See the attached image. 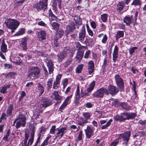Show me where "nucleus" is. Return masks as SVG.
Returning a JSON list of instances; mask_svg holds the SVG:
<instances>
[{
  "instance_id": "nucleus-43",
  "label": "nucleus",
  "mask_w": 146,
  "mask_h": 146,
  "mask_svg": "<svg viewBox=\"0 0 146 146\" xmlns=\"http://www.w3.org/2000/svg\"><path fill=\"white\" fill-rule=\"evenodd\" d=\"M68 80L67 78H65L62 80V84L63 86V88L64 89L68 84Z\"/></svg>"
},
{
  "instance_id": "nucleus-16",
  "label": "nucleus",
  "mask_w": 146,
  "mask_h": 146,
  "mask_svg": "<svg viewBox=\"0 0 146 146\" xmlns=\"http://www.w3.org/2000/svg\"><path fill=\"white\" fill-rule=\"evenodd\" d=\"M75 29L74 23L73 22H70L66 26V32L67 33L72 32Z\"/></svg>"
},
{
  "instance_id": "nucleus-15",
  "label": "nucleus",
  "mask_w": 146,
  "mask_h": 146,
  "mask_svg": "<svg viewBox=\"0 0 146 146\" xmlns=\"http://www.w3.org/2000/svg\"><path fill=\"white\" fill-rule=\"evenodd\" d=\"M119 48L116 45L115 46L114 48L112 53L113 60L114 62H115L118 55Z\"/></svg>"
},
{
  "instance_id": "nucleus-5",
  "label": "nucleus",
  "mask_w": 146,
  "mask_h": 146,
  "mask_svg": "<svg viewBox=\"0 0 146 146\" xmlns=\"http://www.w3.org/2000/svg\"><path fill=\"white\" fill-rule=\"evenodd\" d=\"M40 73L39 68L36 67H32L29 69V77L32 79L37 78Z\"/></svg>"
},
{
  "instance_id": "nucleus-18",
  "label": "nucleus",
  "mask_w": 146,
  "mask_h": 146,
  "mask_svg": "<svg viewBox=\"0 0 146 146\" xmlns=\"http://www.w3.org/2000/svg\"><path fill=\"white\" fill-rule=\"evenodd\" d=\"M27 40L25 38H22L19 45L20 48L22 50H25L27 49Z\"/></svg>"
},
{
  "instance_id": "nucleus-1",
  "label": "nucleus",
  "mask_w": 146,
  "mask_h": 146,
  "mask_svg": "<svg viewBox=\"0 0 146 146\" xmlns=\"http://www.w3.org/2000/svg\"><path fill=\"white\" fill-rule=\"evenodd\" d=\"M136 114L132 112H125L121 113L120 115H116L114 117V120L120 122H124L126 120L133 119L135 118Z\"/></svg>"
},
{
  "instance_id": "nucleus-24",
  "label": "nucleus",
  "mask_w": 146,
  "mask_h": 146,
  "mask_svg": "<svg viewBox=\"0 0 146 146\" xmlns=\"http://www.w3.org/2000/svg\"><path fill=\"white\" fill-rule=\"evenodd\" d=\"M37 34L38 37L41 38L42 40H44L45 39L46 33L45 31H41L38 32Z\"/></svg>"
},
{
  "instance_id": "nucleus-27",
  "label": "nucleus",
  "mask_w": 146,
  "mask_h": 146,
  "mask_svg": "<svg viewBox=\"0 0 146 146\" xmlns=\"http://www.w3.org/2000/svg\"><path fill=\"white\" fill-rule=\"evenodd\" d=\"M67 54L66 53L61 52L58 55V60L59 62L61 61L62 59L65 57Z\"/></svg>"
},
{
  "instance_id": "nucleus-62",
  "label": "nucleus",
  "mask_w": 146,
  "mask_h": 146,
  "mask_svg": "<svg viewBox=\"0 0 146 146\" xmlns=\"http://www.w3.org/2000/svg\"><path fill=\"white\" fill-rule=\"evenodd\" d=\"M47 66L48 67H53V65L52 62L51 60H49L48 62H47Z\"/></svg>"
},
{
  "instance_id": "nucleus-26",
  "label": "nucleus",
  "mask_w": 146,
  "mask_h": 146,
  "mask_svg": "<svg viewBox=\"0 0 146 146\" xmlns=\"http://www.w3.org/2000/svg\"><path fill=\"white\" fill-rule=\"evenodd\" d=\"M95 84V82L93 81L89 85L87 89V91L91 92L93 90Z\"/></svg>"
},
{
  "instance_id": "nucleus-29",
  "label": "nucleus",
  "mask_w": 146,
  "mask_h": 146,
  "mask_svg": "<svg viewBox=\"0 0 146 146\" xmlns=\"http://www.w3.org/2000/svg\"><path fill=\"white\" fill-rule=\"evenodd\" d=\"M83 52L82 51H78L77 52L76 58L79 60V62L82 60L83 56Z\"/></svg>"
},
{
  "instance_id": "nucleus-53",
  "label": "nucleus",
  "mask_w": 146,
  "mask_h": 146,
  "mask_svg": "<svg viewBox=\"0 0 146 146\" xmlns=\"http://www.w3.org/2000/svg\"><path fill=\"white\" fill-rule=\"evenodd\" d=\"M72 95L68 96L66 98L64 103L67 105L70 99L72 98Z\"/></svg>"
},
{
  "instance_id": "nucleus-28",
  "label": "nucleus",
  "mask_w": 146,
  "mask_h": 146,
  "mask_svg": "<svg viewBox=\"0 0 146 146\" xmlns=\"http://www.w3.org/2000/svg\"><path fill=\"white\" fill-rule=\"evenodd\" d=\"M1 50L2 52L5 53L7 50V46L5 43L4 39L2 40V43L1 46Z\"/></svg>"
},
{
  "instance_id": "nucleus-60",
  "label": "nucleus",
  "mask_w": 146,
  "mask_h": 146,
  "mask_svg": "<svg viewBox=\"0 0 146 146\" xmlns=\"http://www.w3.org/2000/svg\"><path fill=\"white\" fill-rule=\"evenodd\" d=\"M108 39L107 36L106 35H104L103 36V38L102 39V42L103 43H105Z\"/></svg>"
},
{
  "instance_id": "nucleus-47",
  "label": "nucleus",
  "mask_w": 146,
  "mask_h": 146,
  "mask_svg": "<svg viewBox=\"0 0 146 146\" xmlns=\"http://www.w3.org/2000/svg\"><path fill=\"white\" fill-rule=\"evenodd\" d=\"M44 133V131H43L42 130H41L38 134V137L37 138V140L40 141V137H42V136H43V134Z\"/></svg>"
},
{
  "instance_id": "nucleus-25",
  "label": "nucleus",
  "mask_w": 146,
  "mask_h": 146,
  "mask_svg": "<svg viewBox=\"0 0 146 146\" xmlns=\"http://www.w3.org/2000/svg\"><path fill=\"white\" fill-rule=\"evenodd\" d=\"M38 90L40 96L44 92V89L43 86L40 83L37 84Z\"/></svg>"
},
{
  "instance_id": "nucleus-9",
  "label": "nucleus",
  "mask_w": 146,
  "mask_h": 146,
  "mask_svg": "<svg viewBox=\"0 0 146 146\" xmlns=\"http://www.w3.org/2000/svg\"><path fill=\"white\" fill-rule=\"evenodd\" d=\"M51 104L50 101L45 98L42 99L38 104V106L40 108H46Z\"/></svg>"
},
{
  "instance_id": "nucleus-12",
  "label": "nucleus",
  "mask_w": 146,
  "mask_h": 146,
  "mask_svg": "<svg viewBox=\"0 0 146 146\" xmlns=\"http://www.w3.org/2000/svg\"><path fill=\"white\" fill-rule=\"evenodd\" d=\"M84 131L86 133V137L89 139L93 135L94 128L89 126H88L86 129L84 130Z\"/></svg>"
},
{
  "instance_id": "nucleus-19",
  "label": "nucleus",
  "mask_w": 146,
  "mask_h": 146,
  "mask_svg": "<svg viewBox=\"0 0 146 146\" xmlns=\"http://www.w3.org/2000/svg\"><path fill=\"white\" fill-rule=\"evenodd\" d=\"M80 90L78 86H77L76 90V93L75 94V103L76 104H78L79 102L80 98Z\"/></svg>"
},
{
  "instance_id": "nucleus-10",
  "label": "nucleus",
  "mask_w": 146,
  "mask_h": 146,
  "mask_svg": "<svg viewBox=\"0 0 146 146\" xmlns=\"http://www.w3.org/2000/svg\"><path fill=\"white\" fill-rule=\"evenodd\" d=\"M85 29L84 26H83L79 34L78 40L81 42H83L85 37Z\"/></svg>"
},
{
  "instance_id": "nucleus-37",
  "label": "nucleus",
  "mask_w": 146,
  "mask_h": 146,
  "mask_svg": "<svg viewBox=\"0 0 146 146\" xmlns=\"http://www.w3.org/2000/svg\"><path fill=\"white\" fill-rule=\"evenodd\" d=\"M108 15L107 14H105L101 15V18L103 22H106L108 18Z\"/></svg>"
},
{
  "instance_id": "nucleus-21",
  "label": "nucleus",
  "mask_w": 146,
  "mask_h": 146,
  "mask_svg": "<svg viewBox=\"0 0 146 146\" xmlns=\"http://www.w3.org/2000/svg\"><path fill=\"white\" fill-rule=\"evenodd\" d=\"M94 64L92 61H90L88 63V71L89 74H91L94 71Z\"/></svg>"
},
{
  "instance_id": "nucleus-20",
  "label": "nucleus",
  "mask_w": 146,
  "mask_h": 146,
  "mask_svg": "<svg viewBox=\"0 0 146 146\" xmlns=\"http://www.w3.org/2000/svg\"><path fill=\"white\" fill-rule=\"evenodd\" d=\"M34 133L32 132L31 133V137L29 140L28 143L27 144V142L25 143V141H23L22 146H31L34 141Z\"/></svg>"
},
{
  "instance_id": "nucleus-49",
  "label": "nucleus",
  "mask_w": 146,
  "mask_h": 146,
  "mask_svg": "<svg viewBox=\"0 0 146 146\" xmlns=\"http://www.w3.org/2000/svg\"><path fill=\"white\" fill-rule=\"evenodd\" d=\"M82 139V132L80 131L79 132L78 136L76 139V141H81Z\"/></svg>"
},
{
  "instance_id": "nucleus-39",
  "label": "nucleus",
  "mask_w": 146,
  "mask_h": 146,
  "mask_svg": "<svg viewBox=\"0 0 146 146\" xmlns=\"http://www.w3.org/2000/svg\"><path fill=\"white\" fill-rule=\"evenodd\" d=\"M51 25L52 28L55 30L58 29L59 27V24L56 22H53L52 24H51Z\"/></svg>"
},
{
  "instance_id": "nucleus-61",
  "label": "nucleus",
  "mask_w": 146,
  "mask_h": 146,
  "mask_svg": "<svg viewBox=\"0 0 146 146\" xmlns=\"http://www.w3.org/2000/svg\"><path fill=\"white\" fill-rule=\"evenodd\" d=\"M25 138L24 141L25 143L27 142V141L29 137V134L28 132H26L25 134Z\"/></svg>"
},
{
  "instance_id": "nucleus-6",
  "label": "nucleus",
  "mask_w": 146,
  "mask_h": 146,
  "mask_svg": "<svg viewBox=\"0 0 146 146\" xmlns=\"http://www.w3.org/2000/svg\"><path fill=\"white\" fill-rule=\"evenodd\" d=\"M104 94L108 95V90L106 88H102L95 92L92 94V96L93 97L101 98L103 97Z\"/></svg>"
},
{
  "instance_id": "nucleus-33",
  "label": "nucleus",
  "mask_w": 146,
  "mask_h": 146,
  "mask_svg": "<svg viewBox=\"0 0 146 146\" xmlns=\"http://www.w3.org/2000/svg\"><path fill=\"white\" fill-rule=\"evenodd\" d=\"M74 19L77 25L76 28L78 29L79 28V26L82 24V22L79 17H77L76 19L74 18Z\"/></svg>"
},
{
  "instance_id": "nucleus-52",
  "label": "nucleus",
  "mask_w": 146,
  "mask_h": 146,
  "mask_svg": "<svg viewBox=\"0 0 146 146\" xmlns=\"http://www.w3.org/2000/svg\"><path fill=\"white\" fill-rule=\"evenodd\" d=\"M54 99L57 101V103H60L61 102L62 98L61 96H59L56 97L54 98Z\"/></svg>"
},
{
  "instance_id": "nucleus-41",
  "label": "nucleus",
  "mask_w": 146,
  "mask_h": 146,
  "mask_svg": "<svg viewBox=\"0 0 146 146\" xmlns=\"http://www.w3.org/2000/svg\"><path fill=\"white\" fill-rule=\"evenodd\" d=\"M90 92H88L87 91V92H83L82 90H81V97L84 98L86 96H89L90 95Z\"/></svg>"
},
{
  "instance_id": "nucleus-35",
  "label": "nucleus",
  "mask_w": 146,
  "mask_h": 146,
  "mask_svg": "<svg viewBox=\"0 0 146 146\" xmlns=\"http://www.w3.org/2000/svg\"><path fill=\"white\" fill-rule=\"evenodd\" d=\"M120 105L123 108L126 110H129L130 109V107L125 103H121Z\"/></svg>"
},
{
  "instance_id": "nucleus-13",
  "label": "nucleus",
  "mask_w": 146,
  "mask_h": 146,
  "mask_svg": "<svg viewBox=\"0 0 146 146\" xmlns=\"http://www.w3.org/2000/svg\"><path fill=\"white\" fill-rule=\"evenodd\" d=\"M67 129V128L65 127H62L60 128H57L56 130L57 131L56 133V137H59L60 138L62 137L64 134Z\"/></svg>"
},
{
  "instance_id": "nucleus-36",
  "label": "nucleus",
  "mask_w": 146,
  "mask_h": 146,
  "mask_svg": "<svg viewBox=\"0 0 146 146\" xmlns=\"http://www.w3.org/2000/svg\"><path fill=\"white\" fill-rule=\"evenodd\" d=\"M83 65L81 64L78 65L76 69V72L77 73H81L82 70Z\"/></svg>"
},
{
  "instance_id": "nucleus-40",
  "label": "nucleus",
  "mask_w": 146,
  "mask_h": 146,
  "mask_svg": "<svg viewBox=\"0 0 146 146\" xmlns=\"http://www.w3.org/2000/svg\"><path fill=\"white\" fill-rule=\"evenodd\" d=\"M52 79L50 78L47 82V88L48 89H50L52 86Z\"/></svg>"
},
{
  "instance_id": "nucleus-51",
  "label": "nucleus",
  "mask_w": 146,
  "mask_h": 146,
  "mask_svg": "<svg viewBox=\"0 0 146 146\" xmlns=\"http://www.w3.org/2000/svg\"><path fill=\"white\" fill-rule=\"evenodd\" d=\"M26 95L25 93L23 91L21 92L20 93V96L19 98V100L21 101L23 98Z\"/></svg>"
},
{
  "instance_id": "nucleus-14",
  "label": "nucleus",
  "mask_w": 146,
  "mask_h": 146,
  "mask_svg": "<svg viewBox=\"0 0 146 146\" xmlns=\"http://www.w3.org/2000/svg\"><path fill=\"white\" fill-rule=\"evenodd\" d=\"M62 0H53L52 3L53 9L55 11H57V3L58 7L59 9H61V3Z\"/></svg>"
},
{
  "instance_id": "nucleus-46",
  "label": "nucleus",
  "mask_w": 146,
  "mask_h": 146,
  "mask_svg": "<svg viewBox=\"0 0 146 146\" xmlns=\"http://www.w3.org/2000/svg\"><path fill=\"white\" fill-rule=\"evenodd\" d=\"M119 138H118L115 140H114L111 144V146H116L119 142Z\"/></svg>"
},
{
  "instance_id": "nucleus-55",
  "label": "nucleus",
  "mask_w": 146,
  "mask_h": 146,
  "mask_svg": "<svg viewBox=\"0 0 146 146\" xmlns=\"http://www.w3.org/2000/svg\"><path fill=\"white\" fill-rule=\"evenodd\" d=\"M49 16L52 18L54 19H56V17L52 13L51 10L49 11Z\"/></svg>"
},
{
  "instance_id": "nucleus-22",
  "label": "nucleus",
  "mask_w": 146,
  "mask_h": 146,
  "mask_svg": "<svg viewBox=\"0 0 146 146\" xmlns=\"http://www.w3.org/2000/svg\"><path fill=\"white\" fill-rule=\"evenodd\" d=\"M125 4L123 2H119L117 5L116 9L117 12H120L123 9Z\"/></svg>"
},
{
  "instance_id": "nucleus-32",
  "label": "nucleus",
  "mask_w": 146,
  "mask_h": 146,
  "mask_svg": "<svg viewBox=\"0 0 146 146\" xmlns=\"http://www.w3.org/2000/svg\"><path fill=\"white\" fill-rule=\"evenodd\" d=\"M123 32L122 31H118L117 32L116 36V39L117 40L120 38L123 37Z\"/></svg>"
},
{
  "instance_id": "nucleus-42",
  "label": "nucleus",
  "mask_w": 146,
  "mask_h": 146,
  "mask_svg": "<svg viewBox=\"0 0 146 146\" xmlns=\"http://www.w3.org/2000/svg\"><path fill=\"white\" fill-rule=\"evenodd\" d=\"M60 82L55 81L54 82L53 85V88L54 89H57L59 86Z\"/></svg>"
},
{
  "instance_id": "nucleus-48",
  "label": "nucleus",
  "mask_w": 146,
  "mask_h": 146,
  "mask_svg": "<svg viewBox=\"0 0 146 146\" xmlns=\"http://www.w3.org/2000/svg\"><path fill=\"white\" fill-rule=\"evenodd\" d=\"M56 129V126L55 125H53L50 129V133L52 134H54L55 133Z\"/></svg>"
},
{
  "instance_id": "nucleus-31",
  "label": "nucleus",
  "mask_w": 146,
  "mask_h": 146,
  "mask_svg": "<svg viewBox=\"0 0 146 146\" xmlns=\"http://www.w3.org/2000/svg\"><path fill=\"white\" fill-rule=\"evenodd\" d=\"M33 55L36 57H38L40 56H46V54L42 52H38L37 50L35 51L33 53Z\"/></svg>"
},
{
  "instance_id": "nucleus-50",
  "label": "nucleus",
  "mask_w": 146,
  "mask_h": 146,
  "mask_svg": "<svg viewBox=\"0 0 146 146\" xmlns=\"http://www.w3.org/2000/svg\"><path fill=\"white\" fill-rule=\"evenodd\" d=\"M131 4L135 5H140V1L139 0H134Z\"/></svg>"
},
{
  "instance_id": "nucleus-54",
  "label": "nucleus",
  "mask_w": 146,
  "mask_h": 146,
  "mask_svg": "<svg viewBox=\"0 0 146 146\" xmlns=\"http://www.w3.org/2000/svg\"><path fill=\"white\" fill-rule=\"evenodd\" d=\"M49 16L52 18L54 19H56V17L52 13L51 10L49 11Z\"/></svg>"
},
{
  "instance_id": "nucleus-57",
  "label": "nucleus",
  "mask_w": 146,
  "mask_h": 146,
  "mask_svg": "<svg viewBox=\"0 0 146 146\" xmlns=\"http://www.w3.org/2000/svg\"><path fill=\"white\" fill-rule=\"evenodd\" d=\"M67 105V104L63 102L59 108V110L61 111H62V110L64 109Z\"/></svg>"
},
{
  "instance_id": "nucleus-45",
  "label": "nucleus",
  "mask_w": 146,
  "mask_h": 146,
  "mask_svg": "<svg viewBox=\"0 0 146 146\" xmlns=\"http://www.w3.org/2000/svg\"><path fill=\"white\" fill-rule=\"evenodd\" d=\"M112 121V120L110 119L109 121L107 122L106 124L104 125L102 127V129H105L107 127L109 126L111 124V122Z\"/></svg>"
},
{
  "instance_id": "nucleus-38",
  "label": "nucleus",
  "mask_w": 146,
  "mask_h": 146,
  "mask_svg": "<svg viewBox=\"0 0 146 146\" xmlns=\"http://www.w3.org/2000/svg\"><path fill=\"white\" fill-rule=\"evenodd\" d=\"M13 109V106L12 105H10L8 107L7 111V114L8 116H9L12 113V111Z\"/></svg>"
},
{
  "instance_id": "nucleus-17",
  "label": "nucleus",
  "mask_w": 146,
  "mask_h": 146,
  "mask_svg": "<svg viewBox=\"0 0 146 146\" xmlns=\"http://www.w3.org/2000/svg\"><path fill=\"white\" fill-rule=\"evenodd\" d=\"M83 115L84 117V119H82L80 121V124H84L87 123V120L90 118L91 114L89 112H85L83 113Z\"/></svg>"
},
{
  "instance_id": "nucleus-23",
  "label": "nucleus",
  "mask_w": 146,
  "mask_h": 146,
  "mask_svg": "<svg viewBox=\"0 0 146 146\" xmlns=\"http://www.w3.org/2000/svg\"><path fill=\"white\" fill-rule=\"evenodd\" d=\"M133 17L131 16L130 17L126 16L124 19V22L127 25H129L132 23Z\"/></svg>"
},
{
  "instance_id": "nucleus-3",
  "label": "nucleus",
  "mask_w": 146,
  "mask_h": 146,
  "mask_svg": "<svg viewBox=\"0 0 146 146\" xmlns=\"http://www.w3.org/2000/svg\"><path fill=\"white\" fill-rule=\"evenodd\" d=\"M16 121H17L16 125L17 128H19L22 125L23 127L24 126L26 123L25 116L21 113H20L17 116L16 119L14 121L13 125H15Z\"/></svg>"
},
{
  "instance_id": "nucleus-8",
  "label": "nucleus",
  "mask_w": 146,
  "mask_h": 146,
  "mask_svg": "<svg viewBox=\"0 0 146 146\" xmlns=\"http://www.w3.org/2000/svg\"><path fill=\"white\" fill-rule=\"evenodd\" d=\"M130 135L131 132L130 131L126 132L120 135V137L122 138L124 142L123 143L124 146H127V143L129 140Z\"/></svg>"
},
{
  "instance_id": "nucleus-58",
  "label": "nucleus",
  "mask_w": 146,
  "mask_h": 146,
  "mask_svg": "<svg viewBox=\"0 0 146 146\" xmlns=\"http://www.w3.org/2000/svg\"><path fill=\"white\" fill-rule=\"evenodd\" d=\"M9 134L10 130H7L6 135L3 137V139H4L6 141H8V137L9 136Z\"/></svg>"
},
{
  "instance_id": "nucleus-56",
  "label": "nucleus",
  "mask_w": 146,
  "mask_h": 146,
  "mask_svg": "<svg viewBox=\"0 0 146 146\" xmlns=\"http://www.w3.org/2000/svg\"><path fill=\"white\" fill-rule=\"evenodd\" d=\"M49 16L52 18L54 19H56V17L52 13L51 10L49 11Z\"/></svg>"
},
{
  "instance_id": "nucleus-11",
  "label": "nucleus",
  "mask_w": 146,
  "mask_h": 146,
  "mask_svg": "<svg viewBox=\"0 0 146 146\" xmlns=\"http://www.w3.org/2000/svg\"><path fill=\"white\" fill-rule=\"evenodd\" d=\"M108 92V94H110L112 95L116 94L118 91V89L115 86L110 84L107 89Z\"/></svg>"
},
{
  "instance_id": "nucleus-30",
  "label": "nucleus",
  "mask_w": 146,
  "mask_h": 146,
  "mask_svg": "<svg viewBox=\"0 0 146 146\" xmlns=\"http://www.w3.org/2000/svg\"><path fill=\"white\" fill-rule=\"evenodd\" d=\"M64 31L61 29H59L57 31L56 33V36L57 39L61 37L63 35Z\"/></svg>"
},
{
  "instance_id": "nucleus-63",
  "label": "nucleus",
  "mask_w": 146,
  "mask_h": 146,
  "mask_svg": "<svg viewBox=\"0 0 146 146\" xmlns=\"http://www.w3.org/2000/svg\"><path fill=\"white\" fill-rule=\"evenodd\" d=\"M37 23L38 25L41 26L45 27L46 25V24L42 21L38 22Z\"/></svg>"
},
{
  "instance_id": "nucleus-44",
  "label": "nucleus",
  "mask_w": 146,
  "mask_h": 146,
  "mask_svg": "<svg viewBox=\"0 0 146 146\" xmlns=\"http://www.w3.org/2000/svg\"><path fill=\"white\" fill-rule=\"evenodd\" d=\"M25 33V29L22 28L15 34L16 36H19L23 35Z\"/></svg>"
},
{
  "instance_id": "nucleus-59",
  "label": "nucleus",
  "mask_w": 146,
  "mask_h": 146,
  "mask_svg": "<svg viewBox=\"0 0 146 146\" xmlns=\"http://www.w3.org/2000/svg\"><path fill=\"white\" fill-rule=\"evenodd\" d=\"M137 48L136 47H133L130 49L129 50V54L131 55L134 52V50Z\"/></svg>"
},
{
  "instance_id": "nucleus-34",
  "label": "nucleus",
  "mask_w": 146,
  "mask_h": 146,
  "mask_svg": "<svg viewBox=\"0 0 146 146\" xmlns=\"http://www.w3.org/2000/svg\"><path fill=\"white\" fill-rule=\"evenodd\" d=\"M10 86V85H7L4 86L0 91L3 94H4L6 93L7 92V89L9 88Z\"/></svg>"
},
{
  "instance_id": "nucleus-7",
  "label": "nucleus",
  "mask_w": 146,
  "mask_h": 146,
  "mask_svg": "<svg viewBox=\"0 0 146 146\" xmlns=\"http://www.w3.org/2000/svg\"><path fill=\"white\" fill-rule=\"evenodd\" d=\"M116 83L120 90L122 91L123 89L124 83L122 78L118 74H116L114 77Z\"/></svg>"
},
{
  "instance_id": "nucleus-2",
  "label": "nucleus",
  "mask_w": 146,
  "mask_h": 146,
  "mask_svg": "<svg viewBox=\"0 0 146 146\" xmlns=\"http://www.w3.org/2000/svg\"><path fill=\"white\" fill-rule=\"evenodd\" d=\"M7 27L11 30L13 32L19 26L20 23L17 20L9 18L6 19L5 22Z\"/></svg>"
},
{
  "instance_id": "nucleus-4",
  "label": "nucleus",
  "mask_w": 146,
  "mask_h": 146,
  "mask_svg": "<svg viewBox=\"0 0 146 146\" xmlns=\"http://www.w3.org/2000/svg\"><path fill=\"white\" fill-rule=\"evenodd\" d=\"M48 0H41L38 3L34 4L33 7L38 11L42 10L44 11L47 6Z\"/></svg>"
},
{
  "instance_id": "nucleus-64",
  "label": "nucleus",
  "mask_w": 146,
  "mask_h": 146,
  "mask_svg": "<svg viewBox=\"0 0 146 146\" xmlns=\"http://www.w3.org/2000/svg\"><path fill=\"white\" fill-rule=\"evenodd\" d=\"M90 25L91 27L93 29H95L96 27V25L94 21H92L90 23Z\"/></svg>"
}]
</instances>
